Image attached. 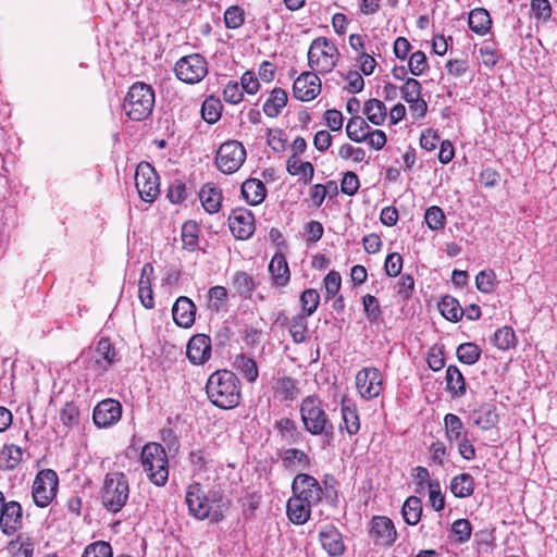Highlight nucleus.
I'll list each match as a JSON object with an SVG mask.
<instances>
[{"label":"nucleus","mask_w":557,"mask_h":557,"mask_svg":"<svg viewBox=\"0 0 557 557\" xmlns=\"http://www.w3.org/2000/svg\"><path fill=\"white\" fill-rule=\"evenodd\" d=\"M210 401L222 409H232L239 404L240 388L237 376L227 370L212 373L206 384Z\"/></svg>","instance_id":"1"},{"label":"nucleus","mask_w":557,"mask_h":557,"mask_svg":"<svg viewBox=\"0 0 557 557\" xmlns=\"http://www.w3.org/2000/svg\"><path fill=\"white\" fill-rule=\"evenodd\" d=\"M304 428L311 435H327L333 432V424L317 395L305 397L299 407Z\"/></svg>","instance_id":"2"},{"label":"nucleus","mask_w":557,"mask_h":557,"mask_svg":"<svg viewBox=\"0 0 557 557\" xmlns=\"http://www.w3.org/2000/svg\"><path fill=\"white\" fill-rule=\"evenodd\" d=\"M141 466L149 480L163 486L169 479V459L164 447L159 443L146 444L140 454Z\"/></svg>","instance_id":"3"},{"label":"nucleus","mask_w":557,"mask_h":557,"mask_svg":"<svg viewBox=\"0 0 557 557\" xmlns=\"http://www.w3.org/2000/svg\"><path fill=\"white\" fill-rule=\"evenodd\" d=\"M154 107V91L151 86L137 82L129 88L124 99L125 114L134 121L147 119Z\"/></svg>","instance_id":"4"},{"label":"nucleus","mask_w":557,"mask_h":557,"mask_svg":"<svg viewBox=\"0 0 557 557\" xmlns=\"http://www.w3.org/2000/svg\"><path fill=\"white\" fill-rule=\"evenodd\" d=\"M129 497V485L126 475L122 472L108 473L101 490V504L111 511L119 512Z\"/></svg>","instance_id":"5"},{"label":"nucleus","mask_w":557,"mask_h":557,"mask_svg":"<svg viewBox=\"0 0 557 557\" xmlns=\"http://www.w3.org/2000/svg\"><path fill=\"white\" fill-rule=\"evenodd\" d=\"M339 51L326 37L312 40L308 50V65L319 73H330L337 64Z\"/></svg>","instance_id":"6"},{"label":"nucleus","mask_w":557,"mask_h":557,"mask_svg":"<svg viewBox=\"0 0 557 557\" xmlns=\"http://www.w3.org/2000/svg\"><path fill=\"white\" fill-rule=\"evenodd\" d=\"M219 499L216 492H206L203 486L194 482L187 486L185 494V504L188 512L197 520H205L209 518L212 510V503Z\"/></svg>","instance_id":"7"},{"label":"nucleus","mask_w":557,"mask_h":557,"mask_svg":"<svg viewBox=\"0 0 557 557\" xmlns=\"http://www.w3.org/2000/svg\"><path fill=\"white\" fill-rule=\"evenodd\" d=\"M176 77L186 84H197L208 74V62L199 53L182 57L174 66Z\"/></svg>","instance_id":"8"},{"label":"nucleus","mask_w":557,"mask_h":557,"mask_svg":"<svg viewBox=\"0 0 557 557\" xmlns=\"http://www.w3.org/2000/svg\"><path fill=\"white\" fill-rule=\"evenodd\" d=\"M59 479L54 470L45 469L37 473L32 487L36 506L47 507L57 496Z\"/></svg>","instance_id":"9"},{"label":"nucleus","mask_w":557,"mask_h":557,"mask_svg":"<svg viewBox=\"0 0 557 557\" xmlns=\"http://www.w3.org/2000/svg\"><path fill=\"white\" fill-rule=\"evenodd\" d=\"M245 160L246 149L243 144L237 140H228L220 146L215 164L221 172L232 174L240 169Z\"/></svg>","instance_id":"10"},{"label":"nucleus","mask_w":557,"mask_h":557,"mask_svg":"<svg viewBox=\"0 0 557 557\" xmlns=\"http://www.w3.org/2000/svg\"><path fill=\"white\" fill-rule=\"evenodd\" d=\"M135 185L139 197L146 202H152L160 194L159 176L149 162H140L135 172Z\"/></svg>","instance_id":"11"},{"label":"nucleus","mask_w":557,"mask_h":557,"mask_svg":"<svg viewBox=\"0 0 557 557\" xmlns=\"http://www.w3.org/2000/svg\"><path fill=\"white\" fill-rule=\"evenodd\" d=\"M293 495L312 506L318 505L323 496V490L318 480L306 473L297 474L292 483Z\"/></svg>","instance_id":"12"},{"label":"nucleus","mask_w":557,"mask_h":557,"mask_svg":"<svg viewBox=\"0 0 557 557\" xmlns=\"http://www.w3.org/2000/svg\"><path fill=\"white\" fill-rule=\"evenodd\" d=\"M356 386L367 400L376 398L382 392V374L376 368H363L356 375Z\"/></svg>","instance_id":"13"},{"label":"nucleus","mask_w":557,"mask_h":557,"mask_svg":"<svg viewBox=\"0 0 557 557\" xmlns=\"http://www.w3.org/2000/svg\"><path fill=\"white\" fill-rule=\"evenodd\" d=\"M321 91V81L314 72L301 73L293 84V95L301 101L313 100Z\"/></svg>","instance_id":"14"},{"label":"nucleus","mask_w":557,"mask_h":557,"mask_svg":"<svg viewBox=\"0 0 557 557\" xmlns=\"http://www.w3.org/2000/svg\"><path fill=\"white\" fill-rule=\"evenodd\" d=\"M232 234L238 239H248L255 232V216L247 209H236L228 218Z\"/></svg>","instance_id":"15"},{"label":"nucleus","mask_w":557,"mask_h":557,"mask_svg":"<svg viewBox=\"0 0 557 557\" xmlns=\"http://www.w3.org/2000/svg\"><path fill=\"white\" fill-rule=\"evenodd\" d=\"M370 535L374 543L381 546H391L397 539V532L393 521L382 516L372 518Z\"/></svg>","instance_id":"16"},{"label":"nucleus","mask_w":557,"mask_h":557,"mask_svg":"<svg viewBox=\"0 0 557 557\" xmlns=\"http://www.w3.org/2000/svg\"><path fill=\"white\" fill-rule=\"evenodd\" d=\"M122 406L117 400L104 399L94 409V422L100 428H107L121 419Z\"/></svg>","instance_id":"17"},{"label":"nucleus","mask_w":557,"mask_h":557,"mask_svg":"<svg viewBox=\"0 0 557 557\" xmlns=\"http://www.w3.org/2000/svg\"><path fill=\"white\" fill-rule=\"evenodd\" d=\"M23 510L21 505L11 500L3 503L0 508V529L7 535H12L22 527Z\"/></svg>","instance_id":"18"},{"label":"nucleus","mask_w":557,"mask_h":557,"mask_svg":"<svg viewBox=\"0 0 557 557\" xmlns=\"http://www.w3.org/2000/svg\"><path fill=\"white\" fill-rule=\"evenodd\" d=\"M187 357L194 364H203L211 356V339L208 335H194L187 344Z\"/></svg>","instance_id":"19"},{"label":"nucleus","mask_w":557,"mask_h":557,"mask_svg":"<svg viewBox=\"0 0 557 557\" xmlns=\"http://www.w3.org/2000/svg\"><path fill=\"white\" fill-rule=\"evenodd\" d=\"M172 315L177 325L189 327L195 322L196 306L188 297L181 296L173 305Z\"/></svg>","instance_id":"20"},{"label":"nucleus","mask_w":557,"mask_h":557,"mask_svg":"<svg viewBox=\"0 0 557 557\" xmlns=\"http://www.w3.org/2000/svg\"><path fill=\"white\" fill-rule=\"evenodd\" d=\"M322 547L330 556H341L345 552V545L339 531L333 525H325L319 532Z\"/></svg>","instance_id":"21"},{"label":"nucleus","mask_w":557,"mask_h":557,"mask_svg":"<svg viewBox=\"0 0 557 557\" xmlns=\"http://www.w3.org/2000/svg\"><path fill=\"white\" fill-rule=\"evenodd\" d=\"M312 507V505L306 504L305 500L293 495L287 502V516L293 523L304 524L310 519Z\"/></svg>","instance_id":"22"},{"label":"nucleus","mask_w":557,"mask_h":557,"mask_svg":"<svg viewBox=\"0 0 557 557\" xmlns=\"http://www.w3.org/2000/svg\"><path fill=\"white\" fill-rule=\"evenodd\" d=\"M269 271L275 286H285L290 278L289 268L286 258L282 253H275L269 264Z\"/></svg>","instance_id":"23"},{"label":"nucleus","mask_w":557,"mask_h":557,"mask_svg":"<svg viewBox=\"0 0 557 557\" xmlns=\"http://www.w3.org/2000/svg\"><path fill=\"white\" fill-rule=\"evenodd\" d=\"M199 199L208 213H215L221 208V190L211 183L205 184L199 191Z\"/></svg>","instance_id":"24"},{"label":"nucleus","mask_w":557,"mask_h":557,"mask_svg":"<svg viewBox=\"0 0 557 557\" xmlns=\"http://www.w3.org/2000/svg\"><path fill=\"white\" fill-rule=\"evenodd\" d=\"M242 195L252 206L261 203L267 195L264 184L257 178H248L242 185Z\"/></svg>","instance_id":"25"},{"label":"nucleus","mask_w":557,"mask_h":557,"mask_svg":"<svg viewBox=\"0 0 557 557\" xmlns=\"http://www.w3.org/2000/svg\"><path fill=\"white\" fill-rule=\"evenodd\" d=\"M468 24L472 32L485 35L491 29L492 20L487 10L476 8L469 13Z\"/></svg>","instance_id":"26"},{"label":"nucleus","mask_w":557,"mask_h":557,"mask_svg":"<svg viewBox=\"0 0 557 557\" xmlns=\"http://www.w3.org/2000/svg\"><path fill=\"white\" fill-rule=\"evenodd\" d=\"M473 423L486 431L494 428L498 422L496 409L491 405H484L472 413Z\"/></svg>","instance_id":"27"},{"label":"nucleus","mask_w":557,"mask_h":557,"mask_svg":"<svg viewBox=\"0 0 557 557\" xmlns=\"http://www.w3.org/2000/svg\"><path fill=\"white\" fill-rule=\"evenodd\" d=\"M363 114L367 116L369 122L379 126L384 124L387 116V110L383 101L374 98L364 102Z\"/></svg>","instance_id":"28"},{"label":"nucleus","mask_w":557,"mask_h":557,"mask_svg":"<svg viewBox=\"0 0 557 557\" xmlns=\"http://www.w3.org/2000/svg\"><path fill=\"white\" fill-rule=\"evenodd\" d=\"M370 126L359 115L352 116L349 119L346 125V134L349 139L355 143H363L367 140V136H369Z\"/></svg>","instance_id":"29"},{"label":"nucleus","mask_w":557,"mask_h":557,"mask_svg":"<svg viewBox=\"0 0 557 557\" xmlns=\"http://www.w3.org/2000/svg\"><path fill=\"white\" fill-rule=\"evenodd\" d=\"M286 169L290 175H301L305 184L310 183L313 178V165L309 161H301L296 156H290L288 158Z\"/></svg>","instance_id":"30"},{"label":"nucleus","mask_w":557,"mask_h":557,"mask_svg":"<svg viewBox=\"0 0 557 557\" xmlns=\"http://www.w3.org/2000/svg\"><path fill=\"white\" fill-rule=\"evenodd\" d=\"M287 103V94L282 88H274L270 98L263 104V112L269 117H275Z\"/></svg>","instance_id":"31"},{"label":"nucleus","mask_w":557,"mask_h":557,"mask_svg":"<svg viewBox=\"0 0 557 557\" xmlns=\"http://www.w3.org/2000/svg\"><path fill=\"white\" fill-rule=\"evenodd\" d=\"M450 491L456 497H469L474 491L473 478L469 473L456 475L450 482Z\"/></svg>","instance_id":"32"},{"label":"nucleus","mask_w":557,"mask_h":557,"mask_svg":"<svg viewBox=\"0 0 557 557\" xmlns=\"http://www.w3.org/2000/svg\"><path fill=\"white\" fill-rule=\"evenodd\" d=\"M401 513L406 523L416 525L422 516V503L417 496L408 497L401 509Z\"/></svg>","instance_id":"33"},{"label":"nucleus","mask_w":557,"mask_h":557,"mask_svg":"<svg viewBox=\"0 0 557 557\" xmlns=\"http://www.w3.org/2000/svg\"><path fill=\"white\" fill-rule=\"evenodd\" d=\"M438 309L442 315L451 322L459 321L463 315V309L460 307L458 300L451 296H444L438 302Z\"/></svg>","instance_id":"34"},{"label":"nucleus","mask_w":557,"mask_h":557,"mask_svg":"<svg viewBox=\"0 0 557 557\" xmlns=\"http://www.w3.org/2000/svg\"><path fill=\"white\" fill-rule=\"evenodd\" d=\"M23 451L18 446L5 445L0 450V470H12L22 460Z\"/></svg>","instance_id":"35"},{"label":"nucleus","mask_w":557,"mask_h":557,"mask_svg":"<svg viewBox=\"0 0 557 557\" xmlns=\"http://www.w3.org/2000/svg\"><path fill=\"white\" fill-rule=\"evenodd\" d=\"M233 286L236 293L245 299L251 297L252 292L256 287L255 281L251 275L244 271H238L233 276Z\"/></svg>","instance_id":"36"},{"label":"nucleus","mask_w":557,"mask_h":557,"mask_svg":"<svg viewBox=\"0 0 557 557\" xmlns=\"http://www.w3.org/2000/svg\"><path fill=\"white\" fill-rule=\"evenodd\" d=\"M234 366H235L236 370L249 383H253L257 380V377L259 375V371H258L257 363L253 359H251L245 355H239L236 357Z\"/></svg>","instance_id":"37"},{"label":"nucleus","mask_w":557,"mask_h":557,"mask_svg":"<svg viewBox=\"0 0 557 557\" xmlns=\"http://www.w3.org/2000/svg\"><path fill=\"white\" fill-rule=\"evenodd\" d=\"M444 425L446 437L449 442H457L462 437L467 436L466 432L463 431V423L461 419L454 413H447L444 417Z\"/></svg>","instance_id":"38"},{"label":"nucleus","mask_w":557,"mask_h":557,"mask_svg":"<svg viewBox=\"0 0 557 557\" xmlns=\"http://www.w3.org/2000/svg\"><path fill=\"white\" fill-rule=\"evenodd\" d=\"M447 389L455 395L462 396L466 393L465 379L456 366H449L446 370Z\"/></svg>","instance_id":"39"},{"label":"nucleus","mask_w":557,"mask_h":557,"mask_svg":"<svg viewBox=\"0 0 557 557\" xmlns=\"http://www.w3.org/2000/svg\"><path fill=\"white\" fill-rule=\"evenodd\" d=\"M342 417L346 431L350 435L357 434L360 429V421L357 409L354 406L347 404L345 400L342 401Z\"/></svg>","instance_id":"40"},{"label":"nucleus","mask_w":557,"mask_h":557,"mask_svg":"<svg viewBox=\"0 0 557 557\" xmlns=\"http://www.w3.org/2000/svg\"><path fill=\"white\" fill-rule=\"evenodd\" d=\"M308 317L305 314H296L290 320L289 324V333L293 338V341L296 344H300L306 342L307 339V332H308Z\"/></svg>","instance_id":"41"},{"label":"nucleus","mask_w":557,"mask_h":557,"mask_svg":"<svg viewBox=\"0 0 557 557\" xmlns=\"http://www.w3.org/2000/svg\"><path fill=\"white\" fill-rule=\"evenodd\" d=\"M283 465L286 469H294L297 465L306 468L309 466V458L307 454L297 448H289L283 453Z\"/></svg>","instance_id":"42"},{"label":"nucleus","mask_w":557,"mask_h":557,"mask_svg":"<svg viewBox=\"0 0 557 557\" xmlns=\"http://www.w3.org/2000/svg\"><path fill=\"white\" fill-rule=\"evenodd\" d=\"M222 104L219 99L208 97L201 107V114L206 122L213 124L221 117Z\"/></svg>","instance_id":"43"},{"label":"nucleus","mask_w":557,"mask_h":557,"mask_svg":"<svg viewBox=\"0 0 557 557\" xmlns=\"http://www.w3.org/2000/svg\"><path fill=\"white\" fill-rule=\"evenodd\" d=\"M494 345L500 350H507L516 345V335L511 327L498 329L493 337Z\"/></svg>","instance_id":"44"},{"label":"nucleus","mask_w":557,"mask_h":557,"mask_svg":"<svg viewBox=\"0 0 557 557\" xmlns=\"http://www.w3.org/2000/svg\"><path fill=\"white\" fill-rule=\"evenodd\" d=\"M182 243L184 248L193 251L198 245V225L196 222L188 221L182 226Z\"/></svg>","instance_id":"45"},{"label":"nucleus","mask_w":557,"mask_h":557,"mask_svg":"<svg viewBox=\"0 0 557 557\" xmlns=\"http://www.w3.org/2000/svg\"><path fill=\"white\" fill-rule=\"evenodd\" d=\"M481 355L480 348L473 343H463L457 348L458 359L466 364L475 363Z\"/></svg>","instance_id":"46"},{"label":"nucleus","mask_w":557,"mask_h":557,"mask_svg":"<svg viewBox=\"0 0 557 557\" xmlns=\"http://www.w3.org/2000/svg\"><path fill=\"white\" fill-rule=\"evenodd\" d=\"M276 429L278 430L283 440L287 443L293 444L298 440V431L296 422L289 418H283L276 422Z\"/></svg>","instance_id":"47"},{"label":"nucleus","mask_w":557,"mask_h":557,"mask_svg":"<svg viewBox=\"0 0 557 557\" xmlns=\"http://www.w3.org/2000/svg\"><path fill=\"white\" fill-rule=\"evenodd\" d=\"M475 285L482 293H492L496 285V274L492 270L480 271L475 276Z\"/></svg>","instance_id":"48"},{"label":"nucleus","mask_w":557,"mask_h":557,"mask_svg":"<svg viewBox=\"0 0 557 557\" xmlns=\"http://www.w3.org/2000/svg\"><path fill=\"white\" fill-rule=\"evenodd\" d=\"M320 301V295L315 289H306L300 296V302L306 317H310L317 310Z\"/></svg>","instance_id":"49"},{"label":"nucleus","mask_w":557,"mask_h":557,"mask_svg":"<svg viewBox=\"0 0 557 557\" xmlns=\"http://www.w3.org/2000/svg\"><path fill=\"white\" fill-rule=\"evenodd\" d=\"M445 214L437 206L430 207L424 214L426 225L434 231L441 230L445 225Z\"/></svg>","instance_id":"50"},{"label":"nucleus","mask_w":557,"mask_h":557,"mask_svg":"<svg viewBox=\"0 0 557 557\" xmlns=\"http://www.w3.org/2000/svg\"><path fill=\"white\" fill-rule=\"evenodd\" d=\"M276 393L280 394L285 400H293L296 398L297 388L295 381L289 376L280 377L275 385Z\"/></svg>","instance_id":"51"},{"label":"nucleus","mask_w":557,"mask_h":557,"mask_svg":"<svg viewBox=\"0 0 557 557\" xmlns=\"http://www.w3.org/2000/svg\"><path fill=\"white\" fill-rule=\"evenodd\" d=\"M96 352L98 355L97 362H106L103 369H108L113 363V358L115 354L108 338H101L98 342Z\"/></svg>","instance_id":"52"},{"label":"nucleus","mask_w":557,"mask_h":557,"mask_svg":"<svg viewBox=\"0 0 557 557\" xmlns=\"http://www.w3.org/2000/svg\"><path fill=\"white\" fill-rule=\"evenodd\" d=\"M429 500L431 506L436 510L441 511L444 509L445 499L441 491L440 482L436 480L429 481Z\"/></svg>","instance_id":"53"},{"label":"nucleus","mask_w":557,"mask_h":557,"mask_svg":"<svg viewBox=\"0 0 557 557\" xmlns=\"http://www.w3.org/2000/svg\"><path fill=\"white\" fill-rule=\"evenodd\" d=\"M224 23L227 28L236 29L244 23V10L238 5H232L224 13Z\"/></svg>","instance_id":"54"},{"label":"nucleus","mask_w":557,"mask_h":557,"mask_svg":"<svg viewBox=\"0 0 557 557\" xmlns=\"http://www.w3.org/2000/svg\"><path fill=\"white\" fill-rule=\"evenodd\" d=\"M82 557H112V548L109 543L98 541L87 545Z\"/></svg>","instance_id":"55"},{"label":"nucleus","mask_w":557,"mask_h":557,"mask_svg":"<svg viewBox=\"0 0 557 557\" xmlns=\"http://www.w3.org/2000/svg\"><path fill=\"white\" fill-rule=\"evenodd\" d=\"M451 532L459 543H466L471 537V523L467 519H458L451 525Z\"/></svg>","instance_id":"56"},{"label":"nucleus","mask_w":557,"mask_h":557,"mask_svg":"<svg viewBox=\"0 0 557 557\" xmlns=\"http://www.w3.org/2000/svg\"><path fill=\"white\" fill-rule=\"evenodd\" d=\"M138 297L145 308H147V309L153 308L154 301H153V293L151 289L150 277L139 280Z\"/></svg>","instance_id":"57"},{"label":"nucleus","mask_w":557,"mask_h":557,"mask_svg":"<svg viewBox=\"0 0 557 557\" xmlns=\"http://www.w3.org/2000/svg\"><path fill=\"white\" fill-rule=\"evenodd\" d=\"M421 84L416 78H408L404 86L400 88L401 97L406 102L421 97Z\"/></svg>","instance_id":"58"},{"label":"nucleus","mask_w":557,"mask_h":557,"mask_svg":"<svg viewBox=\"0 0 557 557\" xmlns=\"http://www.w3.org/2000/svg\"><path fill=\"white\" fill-rule=\"evenodd\" d=\"M409 71L414 76H420L428 67V60L424 52L418 50L409 58Z\"/></svg>","instance_id":"59"},{"label":"nucleus","mask_w":557,"mask_h":557,"mask_svg":"<svg viewBox=\"0 0 557 557\" xmlns=\"http://www.w3.org/2000/svg\"><path fill=\"white\" fill-rule=\"evenodd\" d=\"M363 308L370 322H376L381 317V308L374 296L368 294L363 297Z\"/></svg>","instance_id":"60"},{"label":"nucleus","mask_w":557,"mask_h":557,"mask_svg":"<svg viewBox=\"0 0 557 557\" xmlns=\"http://www.w3.org/2000/svg\"><path fill=\"white\" fill-rule=\"evenodd\" d=\"M60 419L62 423L67 428L76 425L79 420L78 408L71 403L65 404L60 412Z\"/></svg>","instance_id":"61"},{"label":"nucleus","mask_w":557,"mask_h":557,"mask_svg":"<svg viewBox=\"0 0 557 557\" xmlns=\"http://www.w3.org/2000/svg\"><path fill=\"white\" fill-rule=\"evenodd\" d=\"M359 186L360 183L356 173L349 171L344 174L341 183L342 193L354 196L358 191Z\"/></svg>","instance_id":"62"},{"label":"nucleus","mask_w":557,"mask_h":557,"mask_svg":"<svg viewBox=\"0 0 557 557\" xmlns=\"http://www.w3.org/2000/svg\"><path fill=\"white\" fill-rule=\"evenodd\" d=\"M384 268L388 276H397L403 269V257L398 252L389 253L386 257Z\"/></svg>","instance_id":"63"},{"label":"nucleus","mask_w":557,"mask_h":557,"mask_svg":"<svg viewBox=\"0 0 557 557\" xmlns=\"http://www.w3.org/2000/svg\"><path fill=\"white\" fill-rule=\"evenodd\" d=\"M223 98L226 102L237 104L243 100V90L238 83L230 82L223 90Z\"/></svg>","instance_id":"64"}]
</instances>
